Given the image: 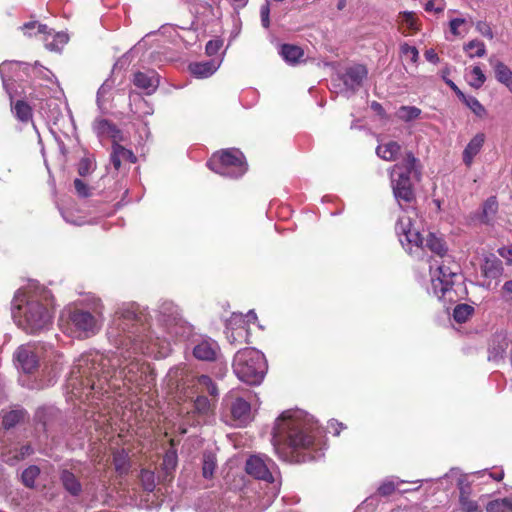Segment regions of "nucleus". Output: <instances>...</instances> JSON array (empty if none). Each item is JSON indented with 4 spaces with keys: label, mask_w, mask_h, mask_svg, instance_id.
Returning a JSON list of instances; mask_svg holds the SVG:
<instances>
[{
    "label": "nucleus",
    "mask_w": 512,
    "mask_h": 512,
    "mask_svg": "<svg viewBox=\"0 0 512 512\" xmlns=\"http://www.w3.org/2000/svg\"><path fill=\"white\" fill-rule=\"evenodd\" d=\"M468 477H472L473 479L483 478L484 482H487L488 480L500 481L504 477V472L503 470L490 471L488 469H484L481 471L471 473Z\"/></svg>",
    "instance_id": "obj_36"
},
{
    "label": "nucleus",
    "mask_w": 512,
    "mask_h": 512,
    "mask_svg": "<svg viewBox=\"0 0 512 512\" xmlns=\"http://www.w3.org/2000/svg\"><path fill=\"white\" fill-rule=\"evenodd\" d=\"M182 376V370L178 367L171 368L165 378L168 387L172 390L178 387V381Z\"/></svg>",
    "instance_id": "obj_43"
},
{
    "label": "nucleus",
    "mask_w": 512,
    "mask_h": 512,
    "mask_svg": "<svg viewBox=\"0 0 512 512\" xmlns=\"http://www.w3.org/2000/svg\"><path fill=\"white\" fill-rule=\"evenodd\" d=\"M464 50L470 58L483 57L486 54V46L482 41L472 40L464 45Z\"/></svg>",
    "instance_id": "obj_33"
},
{
    "label": "nucleus",
    "mask_w": 512,
    "mask_h": 512,
    "mask_svg": "<svg viewBox=\"0 0 512 512\" xmlns=\"http://www.w3.org/2000/svg\"><path fill=\"white\" fill-rule=\"evenodd\" d=\"M474 308L468 304H459L454 308L453 318L458 323H465L473 314Z\"/></svg>",
    "instance_id": "obj_34"
},
{
    "label": "nucleus",
    "mask_w": 512,
    "mask_h": 512,
    "mask_svg": "<svg viewBox=\"0 0 512 512\" xmlns=\"http://www.w3.org/2000/svg\"><path fill=\"white\" fill-rule=\"evenodd\" d=\"M426 249L430 250L433 254L439 256L440 258H443L448 250L446 242L443 240V238L431 232L427 235L426 238H424L423 250L419 252V255H412L419 259L423 258V254Z\"/></svg>",
    "instance_id": "obj_16"
},
{
    "label": "nucleus",
    "mask_w": 512,
    "mask_h": 512,
    "mask_svg": "<svg viewBox=\"0 0 512 512\" xmlns=\"http://www.w3.org/2000/svg\"><path fill=\"white\" fill-rule=\"evenodd\" d=\"M454 478L459 489V512H483L486 509V495H478L471 488V482L467 475H461L456 469H452L445 479Z\"/></svg>",
    "instance_id": "obj_7"
},
{
    "label": "nucleus",
    "mask_w": 512,
    "mask_h": 512,
    "mask_svg": "<svg viewBox=\"0 0 512 512\" xmlns=\"http://www.w3.org/2000/svg\"><path fill=\"white\" fill-rule=\"evenodd\" d=\"M245 156L242 151L237 148H228L216 151L212 155L211 160H244Z\"/></svg>",
    "instance_id": "obj_29"
},
{
    "label": "nucleus",
    "mask_w": 512,
    "mask_h": 512,
    "mask_svg": "<svg viewBox=\"0 0 512 512\" xmlns=\"http://www.w3.org/2000/svg\"><path fill=\"white\" fill-rule=\"evenodd\" d=\"M53 295L45 287L29 284L18 289L11 301L16 325L29 334L43 332L52 325Z\"/></svg>",
    "instance_id": "obj_4"
},
{
    "label": "nucleus",
    "mask_w": 512,
    "mask_h": 512,
    "mask_svg": "<svg viewBox=\"0 0 512 512\" xmlns=\"http://www.w3.org/2000/svg\"><path fill=\"white\" fill-rule=\"evenodd\" d=\"M53 38L57 41L60 48L68 42V36L65 33H56Z\"/></svg>",
    "instance_id": "obj_61"
},
{
    "label": "nucleus",
    "mask_w": 512,
    "mask_h": 512,
    "mask_svg": "<svg viewBox=\"0 0 512 512\" xmlns=\"http://www.w3.org/2000/svg\"><path fill=\"white\" fill-rule=\"evenodd\" d=\"M458 265L453 263L452 265L444 264V261L441 264H437L429 266L430 276H431V291L438 298H445L447 295L450 299L452 286L455 283L456 278H458Z\"/></svg>",
    "instance_id": "obj_8"
},
{
    "label": "nucleus",
    "mask_w": 512,
    "mask_h": 512,
    "mask_svg": "<svg viewBox=\"0 0 512 512\" xmlns=\"http://www.w3.org/2000/svg\"><path fill=\"white\" fill-rule=\"evenodd\" d=\"M476 29L480 34L489 39H492L494 37L492 29L490 28L489 24L484 21L477 22Z\"/></svg>",
    "instance_id": "obj_53"
},
{
    "label": "nucleus",
    "mask_w": 512,
    "mask_h": 512,
    "mask_svg": "<svg viewBox=\"0 0 512 512\" xmlns=\"http://www.w3.org/2000/svg\"><path fill=\"white\" fill-rule=\"evenodd\" d=\"M403 481H399L394 477L385 479L378 488V494L382 496H388L392 494L396 489L400 492L404 493L410 491L411 489H400V485Z\"/></svg>",
    "instance_id": "obj_27"
},
{
    "label": "nucleus",
    "mask_w": 512,
    "mask_h": 512,
    "mask_svg": "<svg viewBox=\"0 0 512 512\" xmlns=\"http://www.w3.org/2000/svg\"><path fill=\"white\" fill-rule=\"evenodd\" d=\"M95 168V162H80L78 166V172L81 176H86L91 174Z\"/></svg>",
    "instance_id": "obj_54"
},
{
    "label": "nucleus",
    "mask_w": 512,
    "mask_h": 512,
    "mask_svg": "<svg viewBox=\"0 0 512 512\" xmlns=\"http://www.w3.org/2000/svg\"><path fill=\"white\" fill-rule=\"evenodd\" d=\"M501 257L507 259L508 262H512V248H501L498 250Z\"/></svg>",
    "instance_id": "obj_62"
},
{
    "label": "nucleus",
    "mask_w": 512,
    "mask_h": 512,
    "mask_svg": "<svg viewBox=\"0 0 512 512\" xmlns=\"http://www.w3.org/2000/svg\"><path fill=\"white\" fill-rule=\"evenodd\" d=\"M484 140L485 135L483 133L475 135L464 150V160H471L475 157L482 148Z\"/></svg>",
    "instance_id": "obj_26"
},
{
    "label": "nucleus",
    "mask_w": 512,
    "mask_h": 512,
    "mask_svg": "<svg viewBox=\"0 0 512 512\" xmlns=\"http://www.w3.org/2000/svg\"><path fill=\"white\" fill-rule=\"evenodd\" d=\"M120 143L121 142H113L110 160H136L133 152Z\"/></svg>",
    "instance_id": "obj_31"
},
{
    "label": "nucleus",
    "mask_w": 512,
    "mask_h": 512,
    "mask_svg": "<svg viewBox=\"0 0 512 512\" xmlns=\"http://www.w3.org/2000/svg\"><path fill=\"white\" fill-rule=\"evenodd\" d=\"M401 55L409 59L411 62L416 63L419 58V52L416 47L404 43L400 47Z\"/></svg>",
    "instance_id": "obj_46"
},
{
    "label": "nucleus",
    "mask_w": 512,
    "mask_h": 512,
    "mask_svg": "<svg viewBox=\"0 0 512 512\" xmlns=\"http://www.w3.org/2000/svg\"><path fill=\"white\" fill-rule=\"evenodd\" d=\"M12 111L14 112L15 116L23 122H26L30 120L32 116V110L31 107L24 101L18 100L13 106Z\"/></svg>",
    "instance_id": "obj_32"
},
{
    "label": "nucleus",
    "mask_w": 512,
    "mask_h": 512,
    "mask_svg": "<svg viewBox=\"0 0 512 512\" xmlns=\"http://www.w3.org/2000/svg\"><path fill=\"white\" fill-rule=\"evenodd\" d=\"M104 306L100 299H94L92 311L72 309L61 316L63 331L74 338L84 339L96 335L103 324Z\"/></svg>",
    "instance_id": "obj_5"
},
{
    "label": "nucleus",
    "mask_w": 512,
    "mask_h": 512,
    "mask_svg": "<svg viewBox=\"0 0 512 512\" xmlns=\"http://www.w3.org/2000/svg\"><path fill=\"white\" fill-rule=\"evenodd\" d=\"M21 29L24 31V33L28 36H33L36 33L39 34H47L48 27L44 24H39L37 22H28L25 23Z\"/></svg>",
    "instance_id": "obj_41"
},
{
    "label": "nucleus",
    "mask_w": 512,
    "mask_h": 512,
    "mask_svg": "<svg viewBox=\"0 0 512 512\" xmlns=\"http://www.w3.org/2000/svg\"><path fill=\"white\" fill-rule=\"evenodd\" d=\"M177 453L174 450H168L163 458V468L166 471V473L172 471L175 469L177 465Z\"/></svg>",
    "instance_id": "obj_44"
},
{
    "label": "nucleus",
    "mask_w": 512,
    "mask_h": 512,
    "mask_svg": "<svg viewBox=\"0 0 512 512\" xmlns=\"http://www.w3.org/2000/svg\"><path fill=\"white\" fill-rule=\"evenodd\" d=\"M401 23L406 26L407 29L411 31H417L418 25L416 22L415 15L412 12H404L401 15Z\"/></svg>",
    "instance_id": "obj_48"
},
{
    "label": "nucleus",
    "mask_w": 512,
    "mask_h": 512,
    "mask_svg": "<svg viewBox=\"0 0 512 512\" xmlns=\"http://www.w3.org/2000/svg\"><path fill=\"white\" fill-rule=\"evenodd\" d=\"M74 188L79 197L86 198L91 195L90 187L81 179L74 180Z\"/></svg>",
    "instance_id": "obj_49"
},
{
    "label": "nucleus",
    "mask_w": 512,
    "mask_h": 512,
    "mask_svg": "<svg viewBox=\"0 0 512 512\" xmlns=\"http://www.w3.org/2000/svg\"><path fill=\"white\" fill-rule=\"evenodd\" d=\"M217 68L213 61L197 62L189 65L190 72L198 78H207L213 75Z\"/></svg>",
    "instance_id": "obj_23"
},
{
    "label": "nucleus",
    "mask_w": 512,
    "mask_h": 512,
    "mask_svg": "<svg viewBox=\"0 0 512 512\" xmlns=\"http://www.w3.org/2000/svg\"><path fill=\"white\" fill-rule=\"evenodd\" d=\"M257 315L254 310L247 314L233 313L226 323V338L231 344L247 342L249 337V323L255 322Z\"/></svg>",
    "instance_id": "obj_9"
},
{
    "label": "nucleus",
    "mask_w": 512,
    "mask_h": 512,
    "mask_svg": "<svg viewBox=\"0 0 512 512\" xmlns=\"http://www.w3.org/2000/svg\"><path fill=\"white\" fill-rule=\"evenodd\" d=\"M219 350L216 341L211 338H203L194 346L193 355L202 361H213L216 359Z\"/></svg>",
    "instance_id": "obj_15"
},
{
    "label": "nucleus",
    "mask_w": 512,
    "mask_h": 512,
    "mask_svg": "<svg viewBox=\"0 0 512 512\" xmlns=\"http://www.w3.org/2000/svg\"><path fill=\"white\" fill-rule=\"evenodd\" d=\"M140 481L143 489L147 492H152L156 487L155 474L150 470H142L140 473Z\"/></svg>",
    "instance_id": "obj_38"
},
{
    "label": "nucleus",
    "mask_w": 512,
    "mask_h": 512,
    "mask_svg": "<svg viewBox=\"0 0 512 512\" xmlns=\"http://www.w3.org/2000/svg\"><path fill=\"white\" fill-rule=\"evenodd\" d=\"M400 149L397 142L389 141L386 144L378 145L376 153L383 160H393L398 157Z\"/></svg>",
    "instance_id": "obj_25"
},
{
    "label": "nucleus",
    "mask_w": 512,
    "mask_h": 512,
    "mask_svg": "<svg viewBox=\"0 0 512 512\" xmlns=\"http://www.w3.org/2000/svg\"><path fill=\"white\" fill-rule=\"evenodd\" d=\"M231 415L237 425H246L251 420V405L243 398H236L231 404Z\"/></svg>",
    "instance_id": "obj_17"
},
{
    "label": "nucleus",
    "mask_w": 512,
    "mask_h": 512,
    "mask_svg": "<svg viewBox=\"0 0 512 512\" xmlns=\"http://www.w3.org/2000/svg\"><path fill=\"white\" fill-rule=\"evenodd\" d=\"M317 422L303 410L284 411L275 421L272 444L283 461L302 463L316 459L312 453Z\"/></svg>",
    "instance_id": "obj_3"
},
{
    "label": "nucleus",
    "mask_w": 512,
    "mask_h": 512,
    "mask_svg": "<svg viewBox=\"0 0 512 512\" xmlns=\"http://www.w3.org/2000/svg\"><path fill=\"white\" fill-rule=\"evenodd\" d=\"M459 96L464 100L465 104L472 110L474 114L482 117L486 114L484 106L473 96H465L459 92Z\"/></svg>",
    "instance_id": "obj_37"
},
{
    "label": "nucleus",
    "mask_w": 512,
    "mask_h": 512,
    "mask_svg": "<svg viewBox=\"0 0 512 512\" xmlns=\"http://www.w3.org/2000/svg\"><path fill=\"white\" fill-rule=\"evenodd\" d=\"M394 197L402 210L395 224V232L402 247L409 254L423 250L424 237L420 233L417 211L413 205V184L420 179L417 162H397L390 171Z\"/></svg>",
    "instance_id": "obj_2"
},
{
    "label": "nucleus",
    "mask_w": 512,
    "mask_h": 512,
    "mask_svg": "<svg viewBox=\"0 0 512 512\" xmlns=\"http://www.w3.org/2000/svg\"><path fill=\"white\" fill-rule=\"evenodd\" d=\"M498 201L496 196L489 197L482 205L480 221L486 225H493L498 213Z\"/></svg>",
    "instance_id": "obj_21"
},
{
    "label": "nucleus",
    "mask_w": 512,
    "mask_h": 512,
    "mask_svg": "<svg viewBox=\"0 0 512 512\" xmlns=\"http://www.w3.org/2000/svg\"><path fill=\"white\" fill-rule=\"evenodd\" d=\"M232 367L237 378L249 385H259L267 372L265 356L255 348L239 350L234 356Z\"/></svg>",
    "instance_id": "obj_6"
},
{
    "label": "nucleus",
    "mask_w": 512,
    "mask_h": 512,
    "mask_svg": "<svg viewBox=\"0 0 512 512\" xmlns=\"http://www.w3.org/2000/svg\"><path fill=\"white\" fill-rule=\"evenodd\" d=\"M470 75L471 80L469 83L474 88H480L486 80V77L479 66L473 67Z\"/></svg>",
    "instance_id": "obj_42"
},
{
    "label": "nucleus",
    "mask_w": 512,
    "mask_h": 512,
    "mask_svg": "<svg viewBox=\"0 0 512 512\" xmlns=\"http://www.w3.org/2000/svg\"><path fill=\"white\" fill-rule=\"evenodd\" d=\"M110 89H111V85H109L107 82L102 84V86L99 88L98 93H97L98 99H100V97L104 96L107 92H109Z\"/></svg>",
    "instance_id": "obj_64"
},
{
    "label": "nucleus",
    "mask_w": 512,
    "mask_h": 512,
    "mask_svg": "<svg viewBox=\"0 0 512 512\" xmlns=\"http://www.w3.org/2000/svg\"><path fill=\"white\" fill-rule=\"evenodd\" d=\"M61 214L64 218V220L68 223H71V224H74V225H82L83 224V221H78L74 218H71L69 216V213L67 211H61Z\"/></svg>",
    "instance_id": "obj_63"
},
{
    "label": "nucleus",
    "mask_w": 512,
    "mask_h": 512,
    "mask_svg": "<svg viewBox=\"0 0 512 512\" xmlns=\"http://www.w3.org/2000/svg\"><path fill=\"white\" fill-rule=\"evenodd\" d=\"M425 58L427 61L432 63H437L439 61V57L433 49H429L425 52Z\"/></svg>",
    "instance_id": "obj_60"
},
{
    "label": "nucleus",
    "mask_w": 512,
    "mask_h": 512,
    "mask_svg": "<svg viewBox=\"0 0 512 512\" xmlns=\"http://www.w3.org/2000/svg\"><path fill=\"white\" fill-rule=\"evenodd\" d=\"M481 271L484 277L496 279L502 275V261L494 254L486 255L481 265Z\"/></svg>",
    "instance_id": "obj_19"
},
{
    "label": "nucleus",
    "mask_w": 512,
    "mask_h": 512,
    "mask_svg": "<svg viewBox=\"0 0 512 512\" xmlns=\"http://www.w3.org/2000/svg\"><path fill=\"white\" fill-rule=\"evenodd\" d=\"M421 113V109L415 106H401L396 111V117L404 122H410L418 119Z\"/></svg>",
    "instance_id": "obj_30"
},
{
    "label": "nucleus",
    "mask_w": 512,
    "mask_h": 512,
    "mask_svg": "<svg viewBox=\"0 0 512 512\" xmlns=\"http://www.w3.org/2000/svg\"><path fill=\"white\" fill-rule=\"evenodd\" d=\"M489 63L494 69V74L497 81L505 85L507 89L512 93V70L506 64L495 59L494 57L489 58Z\"/></svg>",
    "instance_id": "obj_18"
},
{
    "label": "nucleus",
    "mask_w": 512,
    "mask_h": 512,
    "mask_svg": "<svg viewBox=\"0 0 512 512\" xmlns=\"http://www.w3.org/2000/svg\"><path fill=\"white\" fill-rule=\"evenodd\" d=\"M376 497L371 496L359 505L354 512H373L375 510Z\"/></svg>",
    "instance_id": "obj_50"
},
{
    "label": "nucleus",
    "mask_w": 512,
    "mask_h": 512,
    "mask_svg": "<svg viewBox=\"0 0 512 512\" xmlns=\"http://www.w3.org/2000/svg\"><path fill=\"white\" fill-rule=\"evenodd\" d=\"M134 85L144 90L146 94H152L159 84L158 76L154 71L148 73L138 72L134 75Z\"/></svg>",
    "instance_id": "obj_20"
},
{
    "label": "nucleus",
    "mask_w": 512,
    "mask_h": 512,
    "mask_svg": "<svg viewBox=\"0 0 512 512\" xmlns=\"http://www.w3.org/2000/svg\"><path fill=\"white\" fill-rule=\"evenodd\" d=\"M486 512H512V499L501 498L487 502Z\"/></svg>",
    "instance_id": "obj_28"
},
{
    "label": "nucleus",
    "mask_w": 512,
    "mask_h": 512,
    "mask_svg": "<svg viewBox=\"0 0 512 512\" xmlns=\"http://www.w3.org/2000/svg\"><path fill=\"white\" fill-rule=\"evenodd\" d=\"M60 478L64 488L71 495L78 496L81 493L82 485L72 472L63 470Z\"/></svg>",
    "instance_id": "obj_22"
},
{
    "label": "nucleus",
    "mask_w": 512,
    "mask_h": 512,
    "mask_svg": "<svg viewBox=\"0 0 512 512\" xmlns=\"http://www.w3.org/2000/svg\"><path fill=\"white\" fill-rule=\"evenodd\" d=\"M160 331H149L148 314L136 303H124L115 311L107 329V337L117 351L101 353L88 351L73 365L67 387L75 397L83 394L103 395L120 389L121 383L129 390L150 389L155 374L141 362L139 355L165 357L170 341L184 336L188 327L179 308L172 301H162L157 310Z\"/></svg>",
    "instance_id": "obj_1"
},
{
    "label": "nucleus",
    "mask_w": 512,
    "mask_h": 512,
    "mask_svg": "<svg viewBox=\"0 0 512 512\" xmlns=\"http://www.w3.org/2000/svg\"><path fill=\"white\" fill-rule=\"evenodd\" d=\"M275 463L266 455H252L246 461V472L256 479L273 484Z\"/></svg>",
    "instance_id": "obj_11"
},
{
    "label": "nucleus",
    "mask_w": 512,
    "mask_h": 512,
    "mask_svg": "<svg viewBox=\"0 0 512 512\" xmlns=\"http://www.w3.org/2000/svg\"><path fill=\"white\" fill-rule=\"evenodd\" d=\"M93 129L99 137L110 138L112 142H124V134L109 120L97 119L93 123Z\"/></svg>",
    "instance_id": "obj_14"
},
{
    "label": "nucleus",
    "mask_w": 512,
    "mask_h": 512,
    "mask_svg": "<svg viewBox=\"0 0 512 512\" xmlns=\"http://www.w3.org/2000/svg\"><path fill=\"white\" fill-rule=\"evenodd\" d=\"M507 342L503 338L502 343H499L497 346L494 344L489 349V359H497V358H503L505 351L507 349Z\"/></svg>",
    "instance_id": "obj_47"
},
{
    "label": "nucleus",
    "mask_w": 512,
    "mask_h": 512,
    "mask_svg": "<svg viewBox=\"0 0 512 512\" xmlns=\"http://www.w3.org/2000/svg\"><path fill=\"white\" fill-rule=\"evenodd\" d=\"M269 14H270V7H269V4L266 3V4L262 5L260 8L261 22H262L263 27H265V28H268L270 25Z\"/></svg>",
    "instance_id": "obj_55"
},
{
    "label": "nucleus",
    "mask_w": 512,
    "mask_h": 512,
    "mask_svg": "<svg viewBox=\"0 0 512 512\" xmlns=\"http://www.w3.org/2000/svg\"><path fill=\"white\" fill-rule=\"evenodd\" d=\"M44 35H45V37H44L45 47L48 50L59 51L61 49L59 44L57 43V41L54 38L52 39V41H49L50 33L48 31H47V34H44Z\"/></svg>",
    "instance_id": "obj_56"
},
{
    "label": "nucleus",
    "mask_w": 512,
    "mask_h": 512,
    "mask_svg": "<svg viewBox=\"0 0 512 512\" xmlns=\"http://www.w3.org/2000/svg\"><path fill=\"white\" fill-rule=\"evenodd\" d=\"M40 350H44L45 353H48L49 350L51 355L56 354L52 344H48V347L45 345H22L14 354V360L17 368L27 374L34 372L38 367ZM46 357H49L48 354L44 356V358Z\"/></svg>",
    "instance_id": "obj_10"
},
{
    "label": "nucleus",
    "mask_w": 512,
    "mask_h": 512,
    "mask_svg": "<svg viewBox=\"0 0 512 512\" xmlns=\"http://www.w3.org/2000/svg\"><path fill=\"white\" fill-rule=\"evenodd\" d=\"M40 470L37 466H30L26 468L22 473V481L25 486L33 487L35 483V479L39 475Z\"/></svg>",
    "instance_id": "obj_40"
},
{
    "label": "nucleus",
    "mask_w": 512,
    "mask_h": 512,
    "mask_svg": "<svg viewBox=\"0 0 512 512\" xmlns=\"http://www.w3.org/2000/svg\"><path fill=\"white\" fill-rule=\"evenodd\" d=\"M24 410H12L3 416L2 424L4 428L9 429L14 427L24 418Z\"/></svg>",
    "instance_id": "obj_35"
},
{
    "label": "nucleus",
    "mask_w": 512,
    "mask_h": 512,
    "mask_svg": "<svg viewBox=\"0 0 512 512\" xmlns=\"http://www.w3.org/2000/svg\"><path fill=\"white\" fill-rule=\"evenodd\" d=\"M222 44H223V42L221 40H219V39L210 40L206 44V48H205L206 53L209 56L215 55L220 50V48L222 47Z\"/></svg>",
    "instance_id": "obj_52"
},
{
    "label": "nucleus",
    "mask_w": 512,
    "mask_h": 512,
    "mask_svg": "<svg viewBox=\"0 0 512 512\" xmlns=\"http://www.w3.org/2000/svg\"><path fill=\"white\" fill-rule=\"evenodd\" d=\"M195 409L200 413H207L210 407L209 400L205 396H198L194 403Z\"/></svg>",
    "instance_id": "obj_51"
},
{
    "label": "nucleus",
    "mask_w": 512,
    "mask_h": 512,
    "mask_svg": "<svg viewBox=\"0 0 512 512\" xmlns=\"http://www.w3.org/2000/svg\"><path fill=\"white\" fill-rule=\"evenodd\" d=\"M367 74V69L363 65H355L348 68L341 78L345 92L354 93L357 91L361 87L363 80L367 77Z\"/></svg>",
    "instance_id": "obj_13"
},
{
    "label": "nucleus",
    "mask_w": 512,
    "mask_h": 512,
    "mask_svg": "<svg viewBox=\"0 0 512 512\" xmlns=\"http://www.w3.org/2000/svg\"><path fill=\"white\" fill-rule=\"evenodd\" d=\"M465 20L462 19V18H455V19H452L450 21V30L452 32V34L454 35H459V31H458V28L459 26H461L462 24H464Z\"/></svg>",
    "instance_id": "obj_58"
},
{
    "label": "nucleus",
    "mask_w": 512,
    "mask_h": 512,
    "mask_svg": "<svg viewBox=\"0 0 512 512\" xmlns=\"http://www.w3.org/2000/svg\"><path fill=\"white\" fill-rule=\"evenodd\" d=\"M280 54L287 63L294 65L303 57L304 52L299 46L283 44L280 49Z\"/></svg>",
    "instance_id": "obj_24"
},
{
    "label": "nucleus",
    "mask_w": 512,
    "mask_h": 512,
    "mask_svg": "<svg viewBox=\"0 0 512 512\" xmlns=\"http://www.w3.org/2000/svg\"><path fill=\"white\" fill-rule=\"evenodd\" d=\"M216 468V460L212 454H204L203 456V467L202 473L206 479H209L213 476Z\"/></svg>",
    "instance_id": "obj_39"
},
{
    "label": "nucleus",
    "mask_w": 512,
    "mask_h": 512,
    "mask_svg": "<svg viewBox=\"0 0 512 512\" xmlns=\"http://www.w3.org/2000/svg\"><path fill=\"white\" fill-rule=\"evenodd\" d=\"M207 167L227 179H237L243 176L247 170V162H206Z\"/></svg>",
    "instance_id": "obj_12"
},
{
    "label": "nucleus",
    "mask_w": 512,
    "mask_h": 512,
    "mask_svg": "<svg viewBox=\"0 0 512 512\" xmlns=\"http://www.w3.org/2000/svg\"><path fill=\"white\" fill-rule=\"evenodd\" d=\"M502 289L504 297L508 301H512V280L505 282Z\"/></svg>",
    "instance_id": "obj_59"
},
{
    "label": "nucleus",
    "mask_w": 512,
    "mask_h": 512,
    "mask_svg": "<svg viewBox=\"0 0 512 512\" xmlns=\"http://www.w3.org/2000/svg\"><path fill=\"white\" fill-rule=\"evenodd\" d=\"M212 379L207 375H201L197 378V385L204 392L207 387L211 386Z\"/></svg>",
    "instance_id": "obj_57"
},
{
    "label": "nucleus",
    "mask_w": 512,
    "mask_h": 512,
    "mask_svg": "<svg viewBox=\"0 0 512 512\" xmlns=\"http://www.w3.org/2000/svg\"><path fill=\"white\" fill-rule=\"evenodd\" d=\"M114 465L117 472L120 474L127 472L128 463H127V455L122 452H117L114 454Z\"/></svg>",
    "instance_id": "obj_45"
}]
</instances>
